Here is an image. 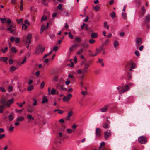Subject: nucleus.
<instances>
[{
	"mask_svg": "<svg viewBox=\"0 0 150 150\" xmlns=\"http://www.w3.org/2000/svg\"><path fill=\"white\" fill-rule=\"evenodd\" d=\"M45 48L42 47V45L39 44L36 48L35 53L37 54H42Z\"/></svg>",
	"mask_w": 150,
	"mask_h": 150,
	"instance_id": "obj_4",
	"label": "nucleus"
},
{
	"mask_svg": "<svg viewBox=\"0 0 150 150\" xmlns=\"http://www.w3.org/2000/svg\"><path fill=\"white\" fill-rule=\"evenodd\" d=\"M67 131L68 133H71L72 132V131L71 129L68 128L67 129Z\"/></svg>",
	"mask_w": 150,
	"mask_h": 150,
	"instance_id": "obj_63",
	"label": "nucleus"
},
{
	"mask_svg": "<svg viewBox=\"0 0 150 150\" xmlns=\"http://www.w3.org/2000/svg\"><path fill=\"white\" fill-rule=\"evenodd\" d=\"M142 10V14L144 15L146 12V10L144 6H143L141 8Z\"/></svg>",
	"mask_w": 150,
	"mask_h": 150,
	"instance_id": "obj_40",
	"label": "nucleus"
},
{
	"mask_svg": "<svg viewBox=\"0 0 150 150\" xmlns=\"http://www.w3.org/2000/svg\"><path fill=\"white\" fill-rule=\"evenodd\" d=\"M145 21L147 22H150V15L148 14L146 16Z\"/></svg>",
	"mask_w": 150,
	"mask_h": 150,
	"instance_id": "obj_29",
	"label": "nucleus"
},
{
	"mask_svg": "<svg viewBox=\"0 0 150 150\" xmlns=\"http://www.w3.org/2000/svg\"><path fill=\"white\" fill-rule=\"evenodd\" d=\"M127 70L129 69L130 71H132V69L135 68V64L132 62L128 63L125 67Z\"/></svg>",
	"mask_w": 150,
	"mask_h": 150,
	"instance_id": "obj_5",
	"label": "nucleus"
},
{
	"mask_svg": "<svg viewBox=\"0 0 150 150\" xmlns=\"http://www.w3.org/2000/svg\"><path fill=\"white\" fill-rule=\"evenodd\" d=\"M13 119V116L12 115H10L8 116V119L10 121H12Z\"/></svg>",
	"mask_w": 150,
	"mask_h": 150,
	"instance_id": "obj_52",
	"label": "nucleus"
},
{
	"mask_svg": "<svg viewBox=\"0 0 150 150\" xmlns=\"http://www.w3.org/2000/svg\"><path fill=\"white\" fill-rule=\"evenodd\" d=\"M64 81L63 80V79L62 78H61L59 80V83L61 84L62 83H64Z\"/></svg>",
	"mask_w": 150,
	"mask_h": 150,
	"instance_id": "obj_58",
	"label": "nucleus"
},
{
	"mask_svg": "<svg viewBox=\"0 0 150 150\" xmlns=\"http://www.w3.org/2000/svg\"><path fill=\"white\" fill-rule=\"evenodd\" d=\"M93 8L96 11H99L100 9V7L99 6L96 5V6L94 7Z\"/></svg>",
	"mask_w": 150,
	"mask_h": 150,
	"instance_id": "obj_30",
	"label": "nucleus"
},
{
	"mask_svg": "<svg viewBox=\"0 0 150 150\" xmlns=\"http://www.w3.org/2000/svg\"><path fill=\"white\" fill-rule=\"evenodd\" d=\"M109 107L108 105H106L104 106L103 107L101 108L100 109L101 111L102 112H105L107 111Z\"/></svg>",
	"mask_w": 150,
	"mask_h": 150,
	"instance_id": "obj_13",
	"label": "nucleus"
},
{
	"mask_svg": "<svg viewBox=\"0 0 150 150\" xmlns=\"http://www.w3.org/2000/svg\"><path fill=\"white\" fill-rule=\"evenodd\" d=\"M135 54L138 57L139 56V55H140L139 52L137 50H136L135 51Z\"/></svg>",
	"mask_w": 150,
	"mask_h": 150,
	"instance_id": "obj_60",
	"label": "nucleus"
},
{
	"mask_svg": "<svg viewBox=\"0 0 150 150\" xmlns=\"http://www.w3.org/2000/svg\"><path fill=\"white\" fill-rule=\"evenodd\" d=\"M33 85H31L27 88V90L29 91H31L33 89Z\"/></svg>",
	"mask_w": 150,
	"mask_h": 150,
	"instance_id": "obj_34",
	"label": "nucleus"
},
{
	"mask_svg": "<svg viewBox=\"0 0 150 150\" xmlns=\"http://www.w3.org/2000/svg\"><path fill=\"white\" fill-rule=\"evenodd\" d=\"M103 60L101 59H98V61L97 62L100 63L101 66L103 67L104 66V64L103 62Z\"/></svg>",
	"mask_w": 150,
	"mask_h": 150,
	"instance_id": "obj_24",
	"label": "nucleus"
},
{
	"mask_svg": "<svg viewBox=\"0 0 150 150\" xmlns=\"http://www.w3.org/2000/svg\"><path fill=\"white\" fill-rule=\"evenodd\" d=\"M42 103L43 104L44 103H47L48 102V100L47 98L45 96H43L42 98Z\"/></svg>",
	"mask_w": 150,
	"mask_h": 150,
	"instance_id": "obj_21",
	"label": "nucleus"
},
{
	"mask_svg": "<svg viewBox=\"0 0 150 150\" xmlns=\"http://www.w3.org/2000/svg\"><path fill=\"white\" fill-rule=\"evenodd\" d=\"M105 145V143L104 142H102L100 143V146L98 149H100L102 148H105L103 147Z\"/></svg>",
	"mask_w": 150,
	"mask_h": 150,
	"instance_id": "obj_25",
	"label": "nucleus"
},
{
	"mask_svg": "<svg viewBox=\"0 0 150 150\" xmlns=\"http://www.w3.org/2000/svg\"><path fill=\"white\" fill-rule=\"evenodd\" d=\"M110 15L111 17L112 18H114L116 17L115 13L114 11L110 13Z\"/></svg>",
	"mask_w": 150,
	"mask_h": 150,
	"instance_id": "obj_36",
	"label": "nucleus"
},
{
	"mask_svg": "<svg viewBox=\"0 0 150 150\" xmlns=\"http://www.w3.org/2000/svg\"><path fill=\"white\" fill-rule=\"evenodd\" d=\"M33 100L34 101V102L33 103V105H34V106L36 105L37 104V101L36 99L35 98H33Z\"/></svg>",
	"mask_w": 150,
	"mask_h": 150,
	"instance_id": "obj_57",
	"label": "nucleus"
},
{
	"mask_svg": "<svg viewBox=\"0 0 150 150\" xmlns=\"http://www.w3.org/2000/svg\"><path fill=\"white\" fill-rule=\"evenodd\" d=\"M72 95L71 93H69L67 96H65L63 98V101L65 102H68L72 97Z\"/></svg>",
	"mask_w": 150,
	"mask_h": 150,
	"instance_id": "obj_8",
	"label": "nucleus"
},
{
	"mask_svg": "<svg viewBox=\"0 0 150 150\" xmlns=\"http://www.w3.org/2000/svg\"><path fill=\"white\" fill-rule=\"evenodd\" d=\"M83 46L84 48H87L89 47V45L87 43L84 44Z\"/></svg>",
	"mask_w": 150,
	"mask_h": 150,
	"instance_id": "obj_55",
	"label": "nucleus"
},
{
	"mask_svg": "<svg viewBox=\"0 0 150 150\" xmlns=\"http://www.w3.org/2000/svg\"><path fill=\"white\" fill-rule=\"evenodd\" d=\"M13 90V87L11 86H9L8 88L7 91L8 92H11Z\"/></svg>",
	"mask_w": 150,
	"mask_h": 150,
	"instance_id": "obj_50",
	"label": "nucleus"
},
{
	"mask_svg": "<svg viewBox=\"0 0 150 150\" xmlns=\"http://www.w3.org/2000/svg\"><path fill=\"white\" fill-rule=\"evenodd\" d=\"M117 89L119 90L118 93L120 94H121L127 91L129 89V88L127 85H126L123 88L121 86H119L116 87Z\"/></svg>",
	"mask_w": 150,
	"mask_h": 150,
	"instance_id": "obj_2",
	"label": "nucleus"
},
{
	"mask_svg": "<svg viewBox=\"0 0 150 150\" xmlns=\"http://www.w3.org/2000/svg\"><path fill=\"white\" fill-rule=\"evenodd\" d=\"M101 129L98 128H96V134L97 137H100L101 135Z\"/></svg>",
	"mask_w": 150,
	"mask_h": 150,
	"instance_id": "obj_12",
	"label": "nucleus"
},
{
	"mask_svg": "<svg viewBox=\"0 0 150 150\" xmlns=\"http://www.w3.org/2000/svg\"><path fill=\"white\" fill-rule=\"evenodd\" d=\"M14 27L12 25H10L9 27L6 29V31L9 30L11 33H13L15 31V30L13 28Z\"/></svg>",
	"mask_w": 150,
	"mask_h": 150,
	"instance_id": "obj_14",
	"label": "nucleus"
},
{
	"mask_svg": "<svg viewBox=\"0 0 150 150\" xmlns=\"http://www.w3.org/2000/svg\"><path fill=\"white\" fill-rule=\"evenodd\" d=\"M98 50L101 52V51L104 50V48L103 46L102 45L100 46Z\"/></svg>",
	"mask_w": 150,
	"mask_h": 150,
	"instance_id": "obj_39",
	"label": "nucleus"
},
{
	"mask_svg": "<svg viewBox=\"0 0 150 150\" xmlns=\"http://www.w3.org/2000/svg\"><path fill=\"white\" fill-rule=\"evenodd\" d=\"M23 0H21L20 5V8L21 11L23 9Z\"/></svg>",
	"mask_w": 150,
	"mask_h": 150,
	"instance_id": "obj_32",
	"label": "nucleus"
},
{
	"mask_svg": "<svg viewBox=\"0 0 150 150\" xmlns=\"http://www.w3.org/2000/svg\"><path fill=\"white\" fill-rule=\"evenodd\" d=\"M51 91V88L50 87H49L48 88V95H54L56 94V90L55 89L53 88L52 89Z\"/></svg>",
	"mask_w": 150,
	"mask_h": 150,
	"instance_id": "obj_10",
	"label": "nucleus"
},
{
	"mask_svg": "<svg viewBox=\"0 0 150 150\" xmlns=\"http://www.w3.org/2000/svg\"><path fill=\"white\" fill-rule=\"evenodd\" d=\"M48 24L49 23H47V24L46 27H45L44 25H42L41 26L40 31V33H42L43 31L45 30L47 28H48Z\"/></svg>",
	"mask_w": 150,
	"mask_h": 150,
	"instance_id": "obj_16",
	"label": "nucleus"
},
{
	"mask_svg": "<svg viewBox=\"0 0 150 150\" xmlns=\"http://www.w3.org/2000/svg\"><path fill=\"white\" fill-rule=\"evenodd\" d=\"M15 42L16 43H19L20 41V39L19 38H17L15 39Z\"/></svg>",
	"mask_w": 150,
	"mask_h": 150,
	"instance_id": "obj_62",
	"label": "nucleus"
},
{
	"mask_svg": "<svg viewBox=\"0 0 150 150\" xmlns=\"http://www.w3.org/2000/svg\"><path fill=\"white\" fill-rule=\"evenodd\" d=\"M13 101L14 99L13 98H12L7 101L4 98L1 99L0 101V113L3 112V109L6 106L8 107H9L13 103Z\"/></svg>",
	"mask_w": 150,
	"mask_h": 150,
	"instance_id": "obj_1",
	"label": "nucleus"
},
{
	"mask_svg": "<svg viewBox=\"0 0 150 150\" xmlns=\"http://www.w3.org/2000/svg\"><path fill=\"white\" fill-rule=\"evenodd\" d=\"M89 66V64L86 63L84 64V66L83 68L82 69H79L77 71V73L79 74H83L86 73L88 71V69Z\"/></svg>",
	"mask_w": 150,
	"mask_h": 150,
	"instance_id": "obj_3",
	"label": "nucleus"
},
{
	"mask_svg": "<svg viewBox=\"0 0 150 150\" xmlns=\"http://www.w3.org/2000/svg\"><path fill=\"white\" fill-rule=\"evenodd\" d=\"M74 41L77 42H79L81 41V39L80 37H76L74 39Z\"/></svg>",
	"mask_w": 150,
	"mask_h": 150,
	"instance_id": "obj_26",
	"label": "nucleus"
},
{
	"mask_svg": "<svg viewBox=\"0 0 150 150\" xmlns=\"http://www.w3.org/2000/svg\"><path fill=\"white\" fill-rule=\"evenodd\" d=\"M27 118L28 119L30 120L32 119L33 120H34V118L33 117H32L30 115H28L27 116Z\"/></svg>",
	"mask_w": 150,
	"mask_h": 150,
	"instance_id": "obj_42",
	"label": "nucleus"
},
{
	"mask_svg": "<svg viewBox=\"0 0 150 150\" xmlns=\"http://www.w3.org/2000/svg\"><path fill=\"white\" fill-rule=\"evenodd\" d=\"M73 114V112L71 111L68 113L67 119H69L72 115Z\"/></svg>",
	"mask_w": 150,
	"mask_h": 150,
	"instance_id": "obj_27",
	"label": "nucleus"
},
{
	"mask_svg": "<svg viewBox=\"0 0 150 150\" xmlns=\"http://www.w3.org/2000/svg\"><path fill=\"white\" fill-rule=\"evenodd\" d=\"M95 42V40L92 39H90L89 41V42L90 44H93Z\"/></svg>",
	"mask_w": 150,
	"mask_h": 150,
	"instance_id": "obj_48",
	"label": "nucleus"
},
{
	"mask_svg": "<svg viewBox=\"0 0 150 150\" xmlns=\"http://www.w3.org/2000/svg\"><path fill=\"white\" fill-rule=\"evenodd\" d=\"M79 46V45L78 44H74L69 48V50L70 51L72 52L77 49Z\"/></svg>",
	"mask_w": 150,
	"mask_h": 150,
	"instance_id": "obj_11",
	"label": "nucleus"
},
{
	"mask_svg": "<svg viewBox=\"0 0 150 150\" xmlns=\"http://www.w3.org/2000/svg\"><path fill=\"white\" fill-rule=\"evenodd\" d=\"M138 140L140 143L143 144L147 142L146 137L144 136H141L139 137Z\"/></svg>",
	"mask_w": 150,
	"mask_h": 150,
	"instance_id": "obj_7",
	"label": "nucleus"
},
{
	"mask_svg": "<svg viewBox=\"0 0 150 150\" xmlns=\"http://www.w3.org/2000/svg\"><path fill=\"white\" fill-rule=\"evenodd\" d=\"M31 35L30 34H29L26 37V42L30 43L31 42Z\"/></svg>",
	"mask_w": 150,
	"mask_h": 150,
	"instance_id": "obj_15",
	"label": "nucleus"
},
{
	"mask_svg": "<svg viewBox=\"0 0 150 150\" xmlns=\"http://www.w3.org/2000/svg\"><path fill=\"white\" fill-rule=\"evenodd\" d=\"M14 128V127H12V125H11L10 126V128L9 129V131H12L13 130Z\"/></svg>",
	"mask_w": 150,
	"mask_h": 150,
	"instance_id": "obj_64",
	"label": "nucleus"
},
{
	"mask_svg": "<svg viewBox=\"0 0 150 150\" xmlns=\"http://www.w3.org/2000/svg\"><path fill=\"white\" fill-rule=\"evenodd\" d=\"M0 91L3 92H6V90L3 87L0 86Z\"/></svg>",
	"mask_w": 150,
	"mask_h": 150,
	"instance_id": "obj_44",
	"label": "nucleus"
},
{
	"mask_svg": "<svg viewBox=\"0 0 150 150\" xmlns=\"http://www.w3.org/2000/svg\"><path fill=\"white\" fill-rule=\"evenodd\" d=\"M8 50V48L7 47H5L4 49L2 48L1 49L2 52L3 53H6Z\"/></svg>",
	"mask_w": 150,
	"mask_h": 150,
	"instance_id": "obj_35",
	"label": "nucleus"
},
{
	"mask_svg": "<svg viewBox=\"0 0 150 150\" xmlns=\"http://www.w3.org/2000/svg\"><path fill=\"white\" fill-rule=\"evenodd\" d=\"M16 21L18 24H20L21 22L22 23V19L21 18L17 19Z\"/></svg>",
	"mask_w": 150,
	"mask_h": 150,
	"instance_id": "obj_53",
	"label": "nucleus"
},
{
	"mask_svg": "<svg viewBox=\"0 0 150 150\" xmlns=\"http://www.w3.org/2000/svg\"><path fill=\"white\" fill-rule=\"evenodd\" d=\"M128 79L129 80L131 79L132 77V75L131 73H128V74L127 75Z\"/></svg>",
	"mask_w": 150,
	"mask_h": 150,
	"instance_id": "obj_47",
	"label": "nucleus"
},
{
	"mask_svg": "<svg viewBox=\"0 0 150 150\" xmlns=\"http://www.w3.org/2000/svg\"><path fill=\"white\" fill-rule=\"evenodd\" d=\"M119 43L117 41H115L114 43V46L115 47H117Z\"/></svg>",
	"mask_w": 150,
	"mask_h": 150,
	"instance_id": "obj_49",
	"label": "nucleus"
},
{
	"mask_svg": "<svg viewBox=\"0 0 150 150\" xmlns=\"http://www.w3.org/2000/svg\"><path fill=\"white\" fill-rule=\"evenodd\" d=\"M101 52L99 51L97 48L96 50V51L95 52V53L94 54H91V55L92 57H94L96 56L100 53Z\"/></svg>",
	"mask_w": 150,
	"mask_h": 150,
	"instance_id": "obj_22",
	"label": "nucleus"
},
{
	"mask_svg": "<svg viewBox=\"0 0 150 150\" xmlns=\"http://www.w3.org/2000/svg\"><path fill=\"white\" fill-rule=\"evenodd\" d=\"M8 60V58L7 57H1L0 58V61H2L6 64H7V61Z\"/></svg>",
	"mask_w": 150,
	"mask_h": 150,
	"instance_id": "obj_19",
	"label": "nucleus"
},
{
	"mask_svg": "<svg viewBox=\"0 0 150 150\" xmlns=\"http://www.w3.org/2000/svg\"><path fill=\"white\" fill-rule=\"evenodd\" d=\"M112 134V132L110 130L106 131L104 132V137L105 139L107 140L110 137Z\"/></svg>",
	"mask_w": 150,
	"mask_h": 150,
	"instance_id": "obj_6",
	"label": "nucleus"
},
{
	"mask_svg": "<svg viewBox=\"0 0 150 150\" xmlns=\"http://www.w3.org/2000/svg\"><path fill=\"white\" fill-rule=\"evenodd\" d=\"M83 49L81 48L77 52V54L78 55H79L83 52Z\"/></svg>",
	"mask_w": 150,
	"mask_h": 150,
	"instance_id": "obj_37",
	"label": "nucleus"
},
{
	"mask_svg": "<svg viewBox=\"0 0 150 150\" xmlns=\"http://www.w3.org/2000/svg\"><path fill=\"white\" fill-rule=\"evenodd\" d=\"M58 80V77L57 76H55L52 78V81H57Z\"/></svg>",
	"mask_w": 150,
	"mask_h": 150,
	"instance_id": "obj_38",
	"label": "nucleus"
},
{
	"mask_svg": "<svg viewBox=\"0 0 150 150\" xmlns=\"http://www.w3.org/2000/svg\"><path fill=\"white\" fill-rule=\"evenodd\" d=\"M68 36L71 39H73L74 38V37L71 34V32H69L68 33Z\"/></svg>",
	"mask_w": 150,
	"mask_h": 150,
	"instance_id": "obj_45",
	"label": "nucleus"
},
{
	"mask_svg": "<svg viewBox=\"0 0 150 150\" xmlns=\"http://www.w3.org/2000/svg\"><path fill=\"white\" fill-rule=\"evenodd\" d=\"M14 62V61L12 59H10L9 60V64H12Z\"/></svg>",
	"mask_w": 150,
	"mask_h": 150,
	"instance_id": "obj_59",
	"label": "nucleus"
},
{
	"mask_svg": "<svg viewBox=\"0 0 150 150\" xmlns=\"http://www.w3.org/2000/svg\"><path fill=\"white\" fill-rule=\"evenodd\" d=\"M122 18L124 19H127V16L126 13H125L122 12Z\"/></svg>",
	"mask_w": 150,
	"mask_h": 150,
	"instance_id": "obj_33",
	"label": "nucleus"
},
{
	"mask_svg": "<svg viewBox=\"0 0 150 150\" xmlns=\"http://www.w3.org/2000/svg\"><path fill=\"white\" fill-rule=\"evenodd\" d=\"M110 125L109 124L104 123L103 124V127L105 129H107L109 127Z\"/></svg>",
	"mask_w": 150,
	"mask_h": 150,
	"instance_id": "obj_20",
	"label": "nucleus"
},
{
	"mask_svg": "<svg viewBox=\"0 0 150 150\" xmlns=\"http://www.w3.org/2000/svg\"><path fill=\"white\" fill-rule=\"evenodd\" d=\"M98 36V34L96 33H92L91 35V37L93 38H96Z\"/></svg>",
	"mask_w": 150,
	"mask_h": 150,
	"instance_id": "obj_17",
	"label": "nucleus"
},
{
	"mask_svg": "<svg viewBox=\"0 0 150 150\" xmlns=\"http://www.w3.org/2000/svg\"><path fill=\"white\" fill-rule=\"evenodd\" d=\"M17 69V68L14 66H12L10 67V71L11 72H13Z\"/></svg>",
	"mask_w": 150,
	"mask_h": 150,
	"instance_id": "obj_23",
	"label": "nucleus"
},
{
	"mask_svg": "<svg viewBox=\"0 0 150 150\" xmlns=\"http://www.w3.org/2000/svg\"><path fill=\"white\" fill-rule=\"evenodd\" d=\"M62 8V5L61 4H59L57 6V8L60 10H61Z\"/></svg>",
	"mask_w": 150,
	"mask_h": 150,
	"instance_id": "obj_61",
	"label": "nucleus"
},
{
	"mask_svg": "<svg viewBox=\"0 0 150 150\" xmlns=\"http://www.w3.org/2000/svg\"><path fill=\"white\" fill-rule=\"evenodd\" d=\"M24 119V117L22 116H18V117L17 118L16 121L17 122H22Z\"/></svg>",
	"mask_w": 150,
	"mask_h": 150,
	"instance_id": "obj_18",
	"label": "nucleus"
},
{
	"mask_svg": "<svg viewBox=\"0 0 150 150\" xmlns=\"http://www.w3.org/2000/svg\"><path fill=\"white\" fill-rule=\"evenodd\" d=\"M81 93L83 95L85 96L87 94V92L86 91H83L81 92Z\"/></svg>",
	"mask_w": 150,
	"mask_h": 150,
	"instance_id": "obj_56",
	"label": "nucleus"
},
{
	"mask_svg": "<svg viewBox=\"0 0 150 150\" xmlns=\"http://www.w3.org/2000/svg\"><path fill=\"white\" fill-rule=\"evenodd\" d=\"M11 52L13 53H16L17 52V50L15 47H11Z\"/></svg>",
	"mask_w": 150,
	"mask_h": 150,
	"instance_id": "obj_28",
	"label": "nucleus"
},
{
	"mask_svg": "<svg viewBox=\"0 0 150 150\" xmlns=\"http://www.w3.org/2000/svg\"><path fill=\"white\" fill-rule=\"evenodd\" d=\"M47 18V17L46 16H43L41 18V21H45Z\"/></svg>",
	"mask_w": 150,
	"mask_h": 150,
	"instance_id": "obj_43",
	"label": "nucleus"
},
{
	"mask_svg": "<svg viewBox=\"0 0 150 150\" xmlns=\"http://www.w3.org/2000/svg\"><path fill=\"white\" fill-rule=\"evenodd\" d=\"M61 85L60 84V83H57L55 84V86H56V88L57 89H59V88L60 87V86Z\"/></svg>",
	"mask_w": 150,
	"mask_h": 150,
	"instance_id": "obj_54",
	"label": "nucleus"
},
{
	"mask_svg": "<svg viewBox=\"0 0 150 150\" xmlns=\"http://www.w3.org/2000/svg\"><path fill=\"white\" fill-rule=\"evenodd\" d=\"M142 40L141 38H136V46L137 48H138L139 46L142 43Z\"/></svg>",
	"mask_w": 150,
	"mask_h": 150,
	"instance_id": "obj_9",
	"label": "nucleus"
},
{
	"mask_svg": "<svg viewBox=\"0 0 150 150\" xmlns=\"http://www.w3.org/2000/svg\"><path fill=\"white\" fill-rule=\"evenodd\" d=\"M104 25L105 28H106L107 30H108L109 28V27L108 25H107V23L105 22L104 23Z\"/></svg>",
	"mask_w": 150,
	"mask_h": 150,
	"instance_id": "obj_41",
	"label": "nucleus"
},
{
	"mask_svg": "<svg viewBox=\"0 0 150 150\" xmlns=\"http://www.w3.org/2000/svg\"><path fill=\"white\" fill-rule=\"evenodd\" d=\"M59 88V89L62 90H64V91H66L67 90V89L64 88V86L63 85H61Z\"/></svg>",
	"mask_w": 150,
	"mask_h": 150,
	"instance_id": "obj_31",
	"label": "nucleus"
},
{
	"mask_svg": "<svg viewBox=\"0 0 150 150\" xmlns=\"http://www.w3.org/2000/svg\"><path fill=\"white\" fill-rule=\"evenodd\" d=\"M0 20L2 23H4L6 21V19L5 18H0Z\"/></svg>",
	"mask_w": 150,
	"mask_h": 150,
	"instance_id": "obj_46",
	"label": "nucleus"
},
{
	"mask_svg": "<svg viewBox=\"0 0 150 150\" xmlns=\"http://www.w3.org/2000/svg\"><path fill=\"white\" fill-rule=\"evenodd\" d=\"M109 42V40L108 39L106 40L104 42L103 45H106L108 44Z\"/></svg>",
	"mask_w": 150,
	"mask_h": 150,
	"instance_id": "obj_51",
	"label": "nucleus"
}]
</instances>
